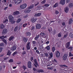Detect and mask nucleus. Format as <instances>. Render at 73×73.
I'll use <instances>...</instances> for the list:
<instances>
[{
  "instance_id": "obj_14",
  "label": "nucleus",
  "mask_w": 73,
  "mask_h": 73,
  "mask_svg": "<svg viewBox=\"0 0 73 73\" xmlns=\"http://www.w3.org/2000/svg\"><path fill=\"white\" fill-rule=\"evenodd\" d=\"M23 40L25 42H27L28 40V39L26 37H24L23 38Z\"/></svg>"
},
{
  "instance_id": "obj_10",
  "label": "nucleus",
  "mask_w": 73,
  "mask_h": 73,
  "mask_svg": "<svg viewBox=\"0 0 73 73\" xmlns=\"http://www.w3.org/2000/svg\"><path fill=\"white\" fill-rule=\"evenodd\" d=\"M40 36V34L37 35L35 37V40L36 41H37L38 40V38H39V37Z\"/></svg>"
},
{
  "instance_id": "obj_12",
  "label": "nucleus",
  "mask_w": 73,
  "mask_h": 73,
  "mask_svg": "<svg viewBox=\"0 0 73 73\" xmlns=\"http://www.w3.org/2000/svg\"><path fill=\"white\" fill-rule=\"evenodd\" d=\"M37 72H38V73H43L44 72V70L42 69H39L37 70Z\"/></svg>"
},
{
  "instance_id": "obj_50",
  "label": "nucleus",
  "mask_w": 73,
  "mask_h": 73,
  "mask_svg": "<svg viewBox=\"0 0 73 73\" xmlns=\"http://www.w3.org/2000/svg\"><path fill=\"white\" fill-rule=\"evenodd\" d=\"M40 35H41V36H44L45 35V34L44 33H40Z\"/></svg>"
},
{
  "instance_id": "obj_64",
  "label": "nucleus",
  "mask_w": 73,
  "mask_h": 73,
  "mask_svg": "<svg viewBox=\"0 0 73 73\" xmlns=\"http://www.w3.org/2000/svg\"><path fill=\"white\" fill-rule=\"evenodd\" d=\"M26 25H27V24L26 23H25L23 24V27H25Z\"/></svg>"
},
{
  "instance_id": "obj_27",
  "label": "nucleus",
  "mask_w": 73,
  "mask_h": 73,
  "mask_svg": "<svg viewBox=\"0 0 73 73\" xmlns=\"http://www.w3.org/2000/svg\"><path fill=\"white\" fill-rule=\"evenodd\" d=\"M22 2V0H17L16 2V3H17V4H20Z\"/></svg>"
},
{
  "instance_id": "obj_48",
  "label": "nucleus",
  "mask_w": 73,
  "mask_h": 73,
  "mask_svg": "<svg viewBox=\"0 0 73 73\" xmlns=\"http://www.w3.org/2000/svg\"><path fill=\"white\" fill-rule=\"evenodd\" d=\"M28 17V15L27 14L26 15H25L24 16L23 18H24V19H26L27 17Z\"/></svg>"
},
{
  "instance_id": "obj_47",
  "label": "nucleus",
  "mask_w": 73,
  "mask_h": 73,
  "mask_svg": "<svg viewBox=\"0 0 73 73\" xmlns=\"http://www.w3.org/2000/svg\"><path fill=\"white\" fill-rule=\"evenodd\" d=\"M68 36V33H66L64 35V38H66Z\"/></svg>"
},
{
  "instance_id": "obj_2",
  "label": "nucleus",
  "mask_w": 73,
  "mask_h": 73,
  "mask_svg": "<svg viewBox=\"0 0 73 73\" xmlns=\"http://www.w3.org/2000/svg\"><path fill=\"white\" fill-rule=\"evenodd\" d=\"M67 57H68V54H64L62 57L63 60L64 61H65V60H66Z\"/></svg>"
},
{
  "instance_id": "obj_7",
  "label": "nucleus",
  "mask_w": 73,
  "mask_h": 73,
  "mask_svg": "<svg viewBox=\"0 0 73 73\" xmlns=\"http://www.w3.org/2000/svg\"><path fill=\"white\" fill-rule=\"evenodd\" d=\"M26 48L27 50H29L31 49V47H30V42H29L27 43Z\"/></svg>"
},
{
  "instance_id": "obj_52",
  "label": "nucleus",
  "mask_w": 73,
  "mask_h": 73,
  "mask_svg": "<svg viewBox=\"0 0 73 73\" xmlns=\"http://www.w3.org/2000/svg\"><path fill=\"white\" fill-rule=\"evenodd\" d=\"M22 54L23 55H24V54H26V52L23 51Z\"/></svg>"
},
{
  "instance_id": "obj_24",
  "label": "nucleus",
  "mask_w": 73,
  "mask_h": 73,
  "mask_svg": "<svg viewBox=\"0 0 73 73\" xmlns=\"http://www.w3.org/2000/svg\"><path fill=\"white\" fill-rule=\"evenodd\" d=\"M70 37L71 38H73V33L72 32H71L69 34Z\"/></svg>"
},
{
  "instance_id": "obj_32",
  "label": "nucleus",
  "mask_w": 73,
  "mask_h": 73,
  "mask_svg": "<svg viewBox=\"0 0 73 73\" xmlns=\"http://www.w3.org/2000/svg\"><path fill=\"white\" fill-rule=\"evenodd\" d=\"M26 34L27 36H30L31 35V33L29 32H27Z\"/></svg>"
},
{
  "instance_id": "obj_45",
  "label": "nucleus",
  "mask_w": 73,
  "mask_h": 73,
  "mask_svg": "<svg viewBox=\"0 0 73 73\" xmlns=\"http://www.w3.org/2000/svg\"><path fill=\"white\" fill-rule=\"evenodd\" d=\"M11 52L10 51H9L7 53V55H8L9 56H10L11 55Z\"/></svg>"
},
{
  "instance_id": "obj_55",
  "label": "nucleus",
  "mask_w": 73,
  "mask_h": 73,
  "mask_svg": "<svg viewBox=\"0 0 73 73\" xmlns=\"http://www.w3.org/2000/svg\"><path fill=\"white\" fill-rule=\"evenodd\" d=\"M44 6H45V7H49V5L48 4H45L44 5Z\"/></svg>"
},
{
  "instance_id": "obj_38",
  "label": "nucleus",
  "mask_w": 73,
  "mask_h": 73,
  "mask_svg": "<svg viewBox=\"0 0 73 73\" xmlns=\"http://www.w3.org/2000/svg\"><path fill=\"white\" fill-rule=\"evenodd\" d=\"M13 60L12 59H11L9 60V62H11V63H12L13 62Z\"/></svg>"
},
{
  "instance_id": "obj_16",
  "label": "nucleus",
  "mask_w": 73,
  "mask_h": 73,
  "mask_svg": "<svg viewBox=\"0 0 73 73\" xmlns=\"http://www.w3.org/2000/svg\"><path fill=\"white\" fill-rule=\"evenodd\" d=\"M36 29H40L41 28V25L39 24H37L36 25Z\"/></svg>"
},
{
  "instance_id": "obj_5",
  "label": "nucleus",
  "mask_w": 73,
  "mask_h": 73,
  "mask_svg": "<svg viewBox=\"0 0 73 73\" xmlns=\"http://www.w3.org/2000/svg\"><path fill=\"white\" fill-rule=\"evenodd\" d=\"M55 55L56 57H59L60 56V53L58 51H57L56 52Z\"/></svg>"
},
{
  "instance_id": "obj_58",
  "label": "nucleus",
  "mask_w": 73,
  "mask_h": 73,
  "mask_svg": "<svg viewBox=\"0 0 73 73\" xmlns=\"http://www.w3.org/2000/svg\"><path fill=\"white\" fill-rule=\"evenodd\" d=\"M4 46L3 43H1L0 44V46Z\"/></svg>"
},
{
  "instance_id": "obj_8",
  "label": "nucleus",
  "mask_w": 73,
  "mask_h": 73,
  "mask_svg": "<svg viewBox=\"0 0 73 73\" xmlns=\"http://www.w3.org/2000/svg\"><path fill=\"white\" fill-rule=\"evenodd\" d=\"M27 5L26 4H24L20 6V8L22 9H24L27 7Z\"/></svg>"
},
{
  "instance_id": "obj_21",
  "label": "nucleus",
  "mask_w": 73,
  "mask_h": 73,
  "mask_svg": "<svg viewBox=\"0 0 73 73\" xmlns=\"http://www.w3.org/2000/svg\"><path fill=\"white\" fill-rule=\"evenodd\" d=\"M72 22H73V19L72 18H70L68 21L69 24H72Z\"/></svg>"
},
{
  "instance_id": "obj_54",
  "label": "nucleus",
  "mask_w": 73,
  "mask_h": 73,
  "mask_svg": "<svg viewBox=\"0 0 73 73\" xmlns=\"http://www.w3.org/2000/svg\"><path fill=\"white\" fill-rule=\"evenodd\" d=\"M32 43L33 44H34V45H35V44H36V42L35 41H33Z\"/></svg>"
},
{
  "instance_id": "obj_20",
  "label": "nucleus",
  "mask_w": 73,
  "mask_h": 73,
  "mask_svg": "<svg viewBox=\"0 0 73 73\" xmlns=\"http://www.w3.org/2000/svg\"><path fill=\"white\" fill-rule=\"evenodd\" d=\"M64 11L66 13H68L69 11V8L68 7H66L64 8Z\"/></svg>"
},
{
  "instance_id": "obj_6",
  "label": "nucleus",
  "mask_w": 73,
  "mask_h": 73,
  "mask_svg": "<svg viewBox=\"0 0 73 73\" xmlns=\"http://www.w3.org/2000/svg\"><path fill=\"white\" fill-rule=\"evenodd\" d=\"M36 21L37 18H36L35 19V18L33 17L31 19V21L33 23H34Z\"/></svg>"
},
{
  "instance_id": "obj_30",
  "label": "nucleus",
  "mask_w": 73,
  "mask_h": 73,
  "mask_svg": "<svg viewBox=\"0 0 73 73\" xmlns=\"http://www.w3.org/2000/svg\"><path fill=\"white\" fill-rule=\"evenodd\" d=\"M69 7L70 8H71L73 7V4L72 3H71L69 4Z\"/></svg>"
},
{
  "instance_id": "obj_60",
  "label": "nucleus",
  "mask_w": 73,
  "mask_h": 73,
  "mask_svg": "<svg viewBox=\"0 0 73 73\" xmlns=\"http://www.w3.org/2000/svg\"><path fill=\"white\" fill-rule=\"evenodd\" d=\"M39 4V2H38L36 4H35L34 5L35 6H37V5H38Z\"/></svg>"
},
{
  "instance_id": "obj_56",
  "label": "nucleus",
  "mask_w": 73,
  "mask_h": 73,
  "mask_svg": "<svg viewBox=\"0 0 73 73\" xmlns=\"http://www.w3.org/2000/svg\"><path fill=\"white\" fill-rule=\"evenodd\" d=\"M7 21H8V19H6L4 21L3 23H5L7 22Z\"/></svg>"
},
{
  "instance_id": "obj_57",
  "label": "nucleus",
  "mask_w": 73,
  "mask_h": 73,
  "mask_svg": "<svg viewBox=\"0 0 73 73\" xmlns=\"http://www.w3.org/2000/svg\"><path fill=\"white\" fill-rule=\"evenodd\" d=\"M36 52L37 53V54H39V51L38 50H36Z\"/></svg>"
},
{
  "instance_id": "obj_39",
  "label": "nucleus",
  "mask_w": 73,
  "mask_h": 73,
  "mask_svg": "<svg viewBox=\"0 0 73 73\" xmlns=\"http://www.w3.org/2000/svg\"><path fill=\"white\" fill-rule=\"evenodd\" d=\"M59 13V11H58L57 10H56L55 12V14L56 15H58Z\"/></svg>"
},
{
  "instance_id": "obj_62",
  "label": "nucleus",
  "mask_w": 73,
  "mask_h": 73,
  "mask_svg": "<svg viewBox=\"0 0 73 73\" xmlns=\"http://www.w3.org/2000/svg\"><path fill=\"white\" fill-rule=\"evenodd\" d=\"M70 62H73V57L71 58V60H70Z\"/></svg>"
},
{
  "instance_id": "obj_4",
  "label": "nucleus",
  "mask_w": 73,
  "mask_h": 73,
  "mask_svg": "<svg viewBox=\"0 0 73 73\" xmlns=\"http://www.w3.org/2000/svg\"><path fill=\"white\" fill-rule=\"evenodd\" d=\"M28 67L29 68H32V64H31V62L29 61L27 63Z\"/></svg>"
},
{
  "instance_id": "obj_42",
  "label": "nucleus",
  "mask_w": 73,
  "mask_h": 73,
  "mask_svg": "<svg viewBox=\"0 0 73 73\" xmlns=\"http://www.w3.org/2000/svg\"><path fill=\"white\" fill-rule=\"evenodd\" d=\"M45 2H46V0H44L42 1L41 2V4H43L45 3Z\"/></svg>"
},
{
  "instance_id": "obj_31",
  "label": "nucleus",
  "mask_w": 73,
  "mask_h": 73,
  "mask_svg": "<svg viewBox=\"0 0 73 73\" xmlns=\"http://www.w3.org/2000/svg\"><path fill=\"white\" fill-rule=\"evenodd\" d=\"M2 41L5 44H7V40L5 39H2Z\"/></svg>"
},
{
  "instance_id": "obj_35",
  "label": "nucleus",
  "mask_w": 73,
  "mask_h": 73,
  "mask_svg": "<svg viewBox=\"0 0 73 73\" xmlns=\"http://www.w3.org/2000/svg\"><path fill=\"white\" fill-rule=\"evenodd\" d=\"M17 54V51H15V52L13 54H12V56H15V54Z\"/></svg>"
},
{
  "instance_id": "obj_23",
  "label": "nucleus",
  "mask_w": 73,
  "mask_h": 73,
  "mask_svg": "<svg viewBox=\"0 0 73 73\" xmlns=\"http://www.w3.org/2000/svg\"><path fill=\"white\" fill-rule=\"evenodd\" d=\"M34 7V5H32L30 6H29L28 7V8L30 9H32V8H33Z\"/></svg>"
},
{
  "instance_id": "obj_11",
  "label": "nucleus",
  "mask_w": 73,
  "mask_h": 73,
  "mask_svg": "<svg viewBox=\"0 0 73 73\" xmlns=\"http://www.w3.org/2000/svg\"><path fill=\"white\" fill-rule=\"evenodd\" d=\"M41 15V13H36L34 15V17H40V16Z\"/></svg>"
},
{
  "instance_id": "obj_59",
  "label": "nucleus",
  "mask_w": 73,
  "mask_h": 73,
  "mask_svg": "<svg viewBox=\"0 0 73 73\" xmlns=\"http://www.w3.org/2000/svg\"><path fill=\"white\" fill-rule=\"evenodd\" d=\"M62 25L63 26H65V23L64 22H62Z\"/></svg>"
},
{
  "instance_id": "obj_51",
  "label": "nucleus",
  "mask_w": 73,
  "mask_h": 73,
  "mask_svg": "<svg viewBox=\"0 0 73 73\" xmlns=\"http://www.w3.org/2000/svg\"><path fill=\"white\" fill-rule=\"evenodd\" d=\"M4 36H0V39H1L2 40H3V39H4Z\"/></svg>"
},
{
  "instance_id": "obj_44",
  "label": "nucleus",
  "mask_w": 73,
  "mask_h": 73,
  "mask_svg": "<svg viewBox=\"0 0 73 73\" xmlns=\"http://www.w3.org/2000/svg\"><path fill=\"white\" fill-rule=\"evenodd\" d=\"M35 28V27H34L33 26L32 27H31V31H33L34 30V29Z\"/></svg>"
},
{
  "instance_id": "obj_34",
  "label": "nucleus",
  "mask_w": 73,
  "mask_h": 73,
  "mask_svg": "<svg viewBox=\"0 0 73 73\" xmlns=\"http://www.w3.org/2000/svg\"><path fill=\"white\" fill-rule=\"evenodd\" d=\"M21 19L19 18L17 19V23H20V22L21 21Z\"/></svg>"
},
{
  "instance_id": "obj_41",
  "label": "nucleus",
  "mask_w": 73,
  "mask_h": 73,
  "mask_svg": "<svg viewBox=\"0 0 73 73\" xmlns=\"http://www.w3.org/2000/svg\"><path fill=\"white\" fill-rule=\"evenodd\" d=\"M46 48L48 50H49L50 49V47L49 46H47L46 47Z\"/></svg>"
},
{
  "instance_id": "obj_61",
  "label": "nucleus",
  "mask_w": 73,
  "mask_h": 73,
  "mask_svg": "<svg viewBox=\"0 0 73 73\" xmlns=\"http://www.w3.org/2000/svg\"><path fill=\"white\" fill-rule=\"evenodd\" d=\"M33 70L34 71H35V72H36V71H37V69H36L35 68V67H33Z\"/></svg>"
},
{
  "instance_id": "obj_28",
  "label": "nucleus",
  "mask_w": 73,
  "mask_h": 73,
  "mask_svg": "<svg viewBox=\"0 0 73 73\" xmlns=\"http://www.w3.org/2000/svg\"><path fill=\"white\" fill-rule=\"evenodd\" d=\"M56 50V48H55V46H53L52 48V50L53 52H54V51Z\"/></svg>"
},
{
  "instance_id": "obj_1",
  "label": "nucleus",
  "mask_w": 73,
  "mask_h": 73,
  "mask_svg": "<svg viewBox=\"0 0 73 73\" xmlns=\"http://www.w3.org/2000/svg\"><path fill=\"white\" fill-rule=\"evenodd\" d=\"M9 19L10 22H11V24H14L15 21L13 20V17L12 15H10L8 17Z\"/></svg>"
},
{
  "instance_id": "obj_49",
  "label": "nucleus",
  "mask_w": 73,
  "mask_h": 73,
  "mask_svg": "<svg viewBox=\"0 0 73 73\" xmlns=\"http://www.w3.org/2000/svg\"><path fill=\"white\" fill-rule=\"evenodd\" d=\"M58 37H61V36H62L61 33H59L58 35Z\"/></svg>"
},
{
  "instance_id": "obj_18",
  "label": "nucleus",
  "mask_w": 73,
  "mask_h": 73,
  "mask_svg": "<svg viewBox=\"0 0 73 73\" xmlns=\"http://www.w3.org/2000/svg\"><path fill=\"white\" fill-rule=\"evenodd\" d=\"M70 45V42H67L66 45V48H68Z\"/></svg>"
},
{
  "instance_id": "obj_15",
  "label": "nucleus",
  "mask_w": 73,
  "mask_h": 73,
  "mask_svg": "<svg viewBox=\"0 0 73 73\" xmlns=\"http://www.w3.org/2000/svg\"><path fill=\"white\" fill-rule=\"evenodd\" d=\"M65 1H66V0H61L60 1V3L62 5H64L65 3Z\"/></svg>"
},
{
  "instance_id": "obj_9",
  "label": "nucleus",
  "mask_w": 73,
  "mask_h": 73,
  "mask_svg": "<svg viewBox=\"0 0 73 73\" xmlns=\"http://www.w3.org/2000/svg\"><path fill=\"white\" fill-rule=\"evenodd\" d=\"M16 46L15 45H14L13 46V47L11 48V50H16Z\"/></svg>"
},
{
  "instance_id": "obj_29",
  "label": "nucleus",
  "mask_w": 73,
  "mask_h": 73,
  "mask_svg": "<svg viewBox=\"0 0 73 73\" xmlns=\"http://www.w3.org/2000/svg\"><path fill=\"white\" fill-rule=\"evenodd\" d=\"M17 29H18V26H16L15 27L14 31V32H16L17 31Z\"/></svg>"
},
{
  "instance_id": "obj_25",
  "label": "nucleus",
  "mask_w": 73,
  "mask_h": 73,
  "mask_svg": "<svg viewBox=\"0 0 73 73\" xmlns=\"http://www.w3.org/2000/svg\"><path fill=\"white\" fill-rule=\"evenodd\" d=\"M4 27V25L3 24H1L0 25V28L1 29H3Z\"/></svg>"
},
{
  "instance_id": "obj_13",
  "label": "nucleus",
  "mask_w": 73,
  "mask_h": 73,
  "mask_svg": "<svg viewBox=\"0 0 73 73\" xmlns=\"http://www.w3.org/2000/svg\"><path fill=\"white\" fill-rule=\"evenodd\" d=\"M7 30L6 29H4L2 33V34H6L7 33Z\"/></svg>"
},
{
  "instance_id": "obj_63",
  "label": "nucleus",
  "mask_w": 73,
  "mask_h": 73,
  "mask_svg": "<svg viewBox=\"0 0 73 73\" xmlns=\"http://www.w3.org/2000/svg\"><path fill=\"white\" fill-rule=\"evenodd\" d=\"M2 50H3V48L2 47H0V53L2 52Z\"/></svg>"
},
{
  "instance_id": "obj_40",
  "label": "nucleus",
  "mask_w": 73,
  "mask_h": 73,
  "mask_svg": "<svg viewBox=\"0 0 73 73\" xmlns=\"http://www.w3.org/2000/svg\"><path fill=\"white\" fill-rule=\"evenodd\" d=\"M22 68H23V69H24V70H25V69H27V67H26V66H25L24 65H23L22 66Z\"/></svg>"
},
{
  "instance_id": "obj_26",
  "label": "nucleus",
  "mask_w": 73,
  "mask_h": 73,
  "mask_svg": "<svg viewBox=\"0 0 73 73\" xmlns=\"http://www.w3.org/2000/svg\"><path fill=\"white\" fill-rule=\"evenodd\" d=\"M58 3H56L54 5V7L56 8V7H58Z\"/></svg>"
},
{
  "instance_id": "obj_33",
  "label": "nucleus",
  "mask_w": 73,
  "mask_h": 73,
  "mask_svg": "<svg viewBox=\"0 0 73 73\" xmlns=\"http://www.w3.org/2000/svg\"><path fill=\"white\" fill-rule=\"evenodd\" d=\"M52 35H56V30H54L53 32H52Z\"/></svg>"
},
{
  "instance_id": "obj_3",
  "label": "nucleus",
  "mask_w": 73,
  "mask_h": 73,
  "mask_svg": "<svg viewBox=\"0 0 73 73\" xmlns=\"http://www.w3.org/2000/svg\"><path fill=\"white\" fill-rule=\"evenodd\" d=\"M34 62L35 64H34L35 66L36 67V68H37V66H39V65H38V64L37 63V60H36V59H35L34 60Z\"/></svg>"
},
{
  "instance_id": "obj_19",
  "label": "nucleus",
  "mask_w": 73,
  "mask_h": 73,
  "mask_svg": "<svg viewBox=\"0 0 73 73\" xmlns=\"http://www.w3.org/2000/svg\"><path fill=\"white\" fill-rule=\"evenodd\" d=\"M14 15H19L20 14V12L18 11H16L15 12H13Z\"/></svg>"
},
{
  "instance_id": "obj_43",
  "label": "nucleus",
  "mask_w": 73,
  "mask_h": 73,
  "mask_svg": "<svg viewBox=\"0 0 73 73\" xmlns=\"http://www.w3.org/2000/svg\"><path fill=\"white\" fill-rule=\"evenodd\" d=\"M73 48L72 46L68 48V49H69L70 50H72Z\"/></svg>"
},
{
  "instance_id": "obj_17",
  "label": "nucleus",
  "mask_w": 73,
  "mask_h": 73,
  "mask_svg": "<svg viewBox=\"0 0 73 73\" xmlns=\"http://www.w3.org/2000/svg\"><path fill=\"white\" fill-rule=\"evenodd\" d=\"M31 10L30 9H28L26 10L25 11V12L26 13H29L31 12Z\"/></svg>"
},
{
  "instance_id": "obj_53",
  "label": "nucleus",
  "mask_w": 73,
  "mask_h": 73,
  "mask_svg": "<svg viewBox=\"0 0 73 73\" xmlns=\"http://www.w3.org/2000/svg\"><path fill=\"white\" fill-rule=\"evenodd\" d=\"M51 28V29H49L48 30V31H49L50 33L51 32V31H52V28Z\"/></svg>"
},
{
  "instance_id": "obj_46",
  "label": "nucleus",
  "mask_w": 73,
  "mask_h": 73,
  "mask_svg": "<svg viewBox=\"0 0 73 73\" xmlns=\"http://www.w3.org/2000/svg\"><path fill=\"white\" fill-rule=\"evenodd\" d=\"M50 58H52V57H53V54L52 53H50Z\"/></svg>"
},
{
  "instance_id": "obj_37",
  "label": "nucleus",
  "mask_w": 73,
  "mask_h": 73,
  "mask_svg": "<svg viewBox=\"0 0 73 73\" xmlns=\"http://www.w3.org/2000/svg\"><path fill=\"white\" fill-rule=\"evenodd\" d=\"M8 58V57H5L2 59V60L3 61H5V60H7Z\"/></svg>"
},
{
  "instance_id": "obj_36",
  "label": "nucleus",
  "mask_w": 73,
  "mask_h": 73,
  "mask_svg": "<svg viewBox=\"0 0 73 73\" xmlns=\"http://www.w3.org/2000/svg\"><path fill=\"white\" fill-rule=\"evenodd\" d=\"M60 67H68V66L66 65L65 64H63V65H60Z\"/></svg>"
},
{
  "instance_id": "obj_22",
  "label": "nucleus",
  "mask_w": 73,
  "mask_h": 73,
  "mask_svg": "<svg viewBox=\"0 0 73 73\" xmlns=\"http://www.w3.org/2000/svg\"><path fill=\"white\" fill-rule=\"evenodd\" d=\"M15 37H14L13 36H11L10 38H9V41H12V40L14 39Z\"/></svg>"
}]
</instances>
